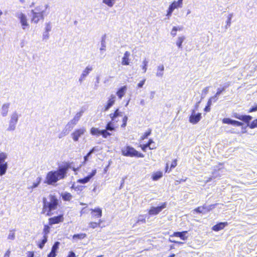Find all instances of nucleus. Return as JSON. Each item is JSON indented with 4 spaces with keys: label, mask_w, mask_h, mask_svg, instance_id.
<instances>
[{
    "label": "nucleus",
    "mask_w": 257,
    "mask_h": 257,
    "mask_svg": "<svg viewBox=\"0 0 257 257\" xmlns=\"http://www.w3.org/2000/svg\"><path fill=\"white\" fill-rule=\"evenodd\" d=\"M71 163L65 162L62 166L59 167L56 171L49 172L46 177V183L49 185L57 182L58 180L64 179L66 176L69 169L71 168ZM74 171H76L75 168H72Z\"/></svg>",
    "instance_id": "1"
},
{
    "label": "nucleus",
    "mask_w": 257,
    "mask_h": 257,
    "mask_svg": "<svg viewBox=\"0 0 257 257\" xmlns=\"http://www.w3.org/2000/svg\"><path fill=\"white\" fill-rule=\"evenodd\" d=\"M181 29H182L181 28H178L176 27H174L172 30L171 33V35L173 37H175L177 35V31L178 30H181Z\"/></svg>",
    "instance_id": "49"
},
{
    "label": "nucleus",
    "mask_w": 257,
    "mask_h": 257,
    "mask_svg": "<svg viewBox=\"0 0 257 257\" xmlns=\"http://www.w3.org/2000/svg\"><path fill=\"white\" fill-rule=\"evenodd\" d=\"M10 253L11 251L9 249H8L5 253L4 257H10Z\"/></svg>",
    "instance_id": "60"
},
{
    "label": "nucleus",
    "mask_w": 257,
    "mask_h": 257,
    "mask_svg": "<svg viewBox=\"0 0 257 257\" xmlns=\"http://www.w3.org/2000/svg\"><path fill=\"white\" fill-rule=\"evenodd\" d=\"M91 216L93 218H100L102 216V210L100 208L90 209Z\"/></svg>",
    "instance_id": "19"
},
{
    "label": "nucleus",
    "mask_w": 257,
    "mask_h": 257,
    "mask_svg": "<svg viewBox=\"0 0 257 257\" xmlns=\"http://www.w3.org/2000/svg\"><path fill=\"white\" fill-rule=\"evenodd\" d=\"M232 18V14L229 15V16L228 17L227 21V24L228 25H230L231 23V20Z\"/></svg>",
    "instance_id": "58"
},
{
    "label": "nucleus",
    "mask_w": 257,
    "mask_h": 257,
    "mask_svg": "<svg viewBox=\"0 0 257 257\" xmlns=\"http://www.w3.org/2000/svg\"><path fill=\"white\" fill-rule=\"evenodd\" d=\"M152 129L149 128L143 135L141 137V140H144L148 138V137L152 134Z\"/></svg>",
    "instance_id": "34"
},
{
    "label": "nucleus",
    "mask_w": 257,
    "mask_h": 257,
    "mask_svg": "<svg viewBox=\"0 0 257 257\" xmlns=\"http://www.w3.org/2000/svg\"><path fill=\"white\" fill-rule=\"evenodd\" d=\"M127 89V86L126 85H124L117 89L116 92V94L119 99H121L122 97L124 96L126 92Z\"/></svg>",
    "instance_id": "20"
},
{
    "label": "nucleus",
    "mask_w": 257,
    "mask_h": 257,
    "mask_svg": "<svg viewBox=\"0 0 257 257\" xmlns=\"http://www.w3.org/2000/svg\"><path fill=\"white\" fill-rule=\"evenodd\" d=\"M167 206L166 202H164L159 206L151 207L148 211L150 215H156L158 214Z\"/></svg>",
    "instance_id": "7"
},
{
    "label": "nucleus",
    "mask_w": 257,
    "mask_h": 257,
    "mask_svg": "<svg viewBox=\"0 0 257 257\" xmlns=\"http://www.w3.org/2000/svg\"><path fill=\"white\" fill-rule=\"evenodd\" d=\"M128 118L126 115H124L123 116L122 119V124H121V126L123 128L125 127L126 125L127 121Z\"/></svg>",
    "instance_id": "45"
},
{
    "label": "nucleus",
    "mask_w": 257,
    "mask_h": 257,
    "mask_svg": "<svg viewBox=\"0 0 257 257\" xmlns=\"http://www.w3.org/2000/svg\"><path fill=\"white\" fill-rule=\"evenodd\" d=\"M104 220L103 219H99L97 222L91 221L89 223V227L92 229L96 228L97 227L103 228L105 227V225L103 223Z\"/></svg>",
    "instance_id": "16"
},
{
    "label": "nucleus",
    "mask_w": 257,
    "mask_h": 257,
    "mask_svg": "<svg viewBox=\"0 0 257 257\" xmlns=\"http://www.w3.org/2000/svg\"><path fill=\"white\" fill-rule=\"evenodd\" d=\"M79 119V116L74 117L68 124L69 125L70 123H71L72 124V127H73L74 125H75L77 123Z\"/></svg>",
    "instance_id": "48"
},
{
    "label": "nucleus",
    "mask_w": 257,
    "mask_h": 257,
    "mask_svg": "<svg viewBox=\"0 0 257 257\" xmlns=\"http://www.w3.org/2000/svg\"><path fill=\"white\" fill-rule=\"evenodd\" d=\"M152 143H153V140L150 139L146 144L140 145V147L143 151L146 152L147 149H149L150 145Z\"/></svg>",
    "instance_id": "24"
},
{
    "label": "nucleus",
    "mask_w": 257,
    "mask_h": 257,
    "mask_svg": "<svg viewBox=\"0 0 257 257\" xmlns=\"http://www.w3.org/2000/svg\"><path fill=\"white\" fill-rule=\"evenodd\" d=\"M15 233L14 232H12L9 234V235L8 236V238L9 239L13 240L15 238Z\"/></svg>",
    "instance_id": "54"
},
{
    "label": "nucleus",
    "mask_w": 257,
    "mask_h": 257,
    "mask_svg": "<svg viewBox=\"0 0 257 257\" xmlns=\"http://www.w3.org/2000/svg\"><path fill=\"white\" fill-rule=\"evenodd\" d=\"M146 222V218L143 215H140L137 220L136 224L145 223Z\"/></svg>",
    "instance_id": "41"
},
{
    "label": "nucleus",
    "mask_w": 257,
    "mask_h": 257,
    "mask_svg": "<svg viewBox=\"0 0 257 257\" xmlns=\"http://www.w3.org/2000/svg\"><path fill=\"white\" fill-rule=\"evenodd\" d=\"M256 110H257V104L255 106L251 107L248 110V112H252L255 111Z\"/></svg>",
    "instance_id": "55"
},
{
    "label": "nucleus",
    "mask_w": 257,
    "mask_h": 257,
    "mask_svg": "<svg viewBox=\"0 0 257 257\" xmlns=\"http://www.w3.org/2000/svg\"><path fill=\"white\" fill-rule=\"evenodd\" d=\"M224 87L218 88L215 94L213 96L211 97L210 98H212V99L214 101H216L217 99L218 96H219L223 91H224Z\"/></svg>",
    "instance_id": "30"
},
{
    "label": "nucleus",
    "mask_w": 257,
    "mask_h": 257,
    "mask_svg": "<svg viewBox=\"0 0 257 257\" xmlns=\"http://www.w3.org/2000/svg\"><path fill=\"white\" fill-rule=\"evenodd\" d=\"M177 165V160L174 159L173 160L170 168L169 169V171H171L173 169L175 168Z\"/></svg>",
    "instance_id": "50"
},
{
    "label": "nucleus",
    "mask_w": 257,
    "mask_h": 257,
    "mask_svg": "<svg viewBox=\"0 0 257 257\" xmlns=\"http://www.w3.org/2000/svg\"><path fill=\"white\" fill-rule=\"evenodd\" d=\"M107 131H112L113 130L107 129V124L105 126V129L100 130V135H101L103 138H106L110 136L111 135V134L110 133H109Z\"/></svg>",
    "instance_id": "26"
},
{
    "label": "nucleus",
    "mask_w": 257,
    "mask_h": 257,
    "mask_svg": "<svg viewBox=\"0 0 257 257\" xmlns=\"http://www.w3.org/2000/svg\"><path fill=\"white\" fill-rule=\"evenodd\" d=\"M9 105L8 104H5L2 106V113L4 116L7 115L9 111Z\"/></svg>",
    "instance_id": "32"
},
{
    "label": "nucleus",
    "mask_w": 257,
    "mask_h": 257,
    "mask_svg": "<svg viewBox=\"0 0 257 257\" xmlns=\"http://www.w3.org/2000/svg\"><path fill=\"white\" fill-rule=\"evenodd\" d=\"M83 189V187L81 186H78L75 187L74 188L75 190L80 191H82Z\"/></svg>",
    "instance_id": "56"
},
{
    "label": "nucleus",
    "mask_w": 257,
    "mask_h": 257,
    "mask_svg": "<svg viewBox=\"0 0 257 257\" xmlns=\"http://www.w3.org/2000/svg\"><path fill=\"white\" fill-rule=\"evenodd\" d=\"M169 165H168V164H166V166H165V172H170L171 171H169Z\"/></svg>",
    "instance_id": "61"
},
{
    "label": "nucleus",
    "mask_w": 257,
    "mask_h": 257,
    "mask_svg": "<svg viewBox=\"0 0 257 257\" xmlns=\"http://www.w3.org/2000/svg\"><path fill=\"white\" fill-rule=\"evenodd\" d=\"M148 63V62L146 59L144 60L143 61L142 69L143 70L144 73L147 71Z\"/></svg>",
    "instance_id": "44"
},
{
    "label": "nucleus",
    "mask_w": 257,
    "mask_h": 257,
    "mask_svg": "<svg viewBox=\"0 0 257 257\" xmlns=\"http://www.w3.org/2000/svg\"><path fill=\"white\" fill-rule=\"evenodd\" d=\"M86 237V234L85 233H80L74 234L73 236V238L74 239H83Z\"/></svg>",
    "instance_id": "40"
},
{
    "label": "nucleus",
    "mask_w": 257,
    "mask_h": 257,
    "mask_svg": "<svg viewBox=\"0 0 257 257\" xmlns=\"http://www.w3.org/2000/svg\"><path fill=\"white\" fill-rule=\"evenodd\" d=\"M67 257H76V255L74 252L70 251Z\"/></svg>",
    "instance_id": "57"
},
{
    "label": "nucleus",
    "mask_w": 257,
    "mask_h": 257,
    "mask_svg": "<svg viewBox=\"0 0 257 257\" xmlns=\"http://www.w3.org/2000/svg\"><path fill=\"white\" fill-rule=\"evenodd\" d=\"M250 128H254L257 127V119H254L250 124H248Z\"/></svg>",
    "instance_id": "47"
},
{
    "label": "nucleus",
    "mask_w": 257,
    "mask_h": 257,
    "mask_svg": "<svg viewBox=\"0 0 257 257\" xmlns=\"http://www.w3.org/2000/svg\"><path fill=\"white\" fill-rule=\"evenodd\" d=\"M146 82V79L144 78L142 80H141L139 83L137 84V88H140L143 87V85H144L145 83Z\"/></svg>",
    "instance_id": "51"
},
{
    "label": "nucleus",
    "mask_w": 257,
    "mask_h": 257,
    "mask_svg": "<svg viewBox=\"0 0 257 257\" xmlns=\"http://www.w3.org/2000/svg\"><path fill=\"white\" fill-rule=\"evenodd\" d=\"M185 37L184 36L179 37L176 42V45L179 48H182V44L184 41Z\"/></svg>",
    "instance_id": "36"
},
{
    "label": "nucleus",
    "mask_w": 257,
    "mask_h": 257,
    "mask_svg": "<svg viewBox=\"0 0 257 257\" xmlns=\"http://www.w3.org/2000/svg\"><path fill=\"white\" fill-rule=\"evenodd\" d=\"M204 210H206L209 211L210 210V209L208 208V207L206 205H203L201 206H198L194 209V211L198 213H201L203 212Z\"/></svg>",
    "instance_id": "27"
},
{
    "label": "nucleus",
    "mask_w": 257,
    "mask_h": 257,
    "mask_svg": "<svg viewBox=\"0 0 257 257\" xmlns=\"http://www.w3.org/2000/svg\"><path fill=\"white\" fill-rule=\"evenodd\" d=\"M187 233V231H183L182 232H174L172 236L179 237L182 240H185L187 239V236H186V234Z\"/></svg>",
    "instance_id": "23"
},
{
    "label": "nucleus",
    "mask_w": 257,
    "mask_h": 257,
    "mask_svg": "<svg viewBox=\"0 0 257 257\" xmlns=\"http://www.w3.org/2000/svg\"><path fill=\"white\" fill-rule=\"evenodd\" d=\"M49 202L47 201L46 198L44 197L42 199L43 208L41 214H46L47 216H51L52 214V211L57 208L58 205V200L54 195L49 196Z\"/></svg>",
    "instance_id": "2"
},
{
    "label": "nucleus",
    "mask_w": 257,
    "mask_h": 257,
    "mask_svg": "<svg viewBox=\"0 0 257 257\" xmlns=\"http://www.w3.org/2000/svg\"><path fill=\"white\" fill-rule=\"evenodd\" d=\"M50 26H49V25H47V27H46V31L47 32L49 31L50 30Z\"/></svg>",
    "instance_id": "64"
},
{
    "label": "nucleus",
    "mask_w": 257,
    "mask_h": 257,
    "mask_svg": "<svg viewBox=\"0 0 257 257\" xmlns=\"http://www.w3.org/2000/svg\"><path fill=\"white\" fill-rule=\"evenodd\" d=\"M8 169V163L0 164V175L2 176L6 173Z\"/></svg>",
    "instance_id": "29"
},
{
    "label": "nucleus",
    "mask_w": 257,
    "mask_h": 257,
    "mask_svg": "<svg viewBox=\"0 0 257 257\" xmlns=\"http://www.w3.org/2000/svg\"><path fill=\"white\" fill-rule=\"evenodd\" d=\"M87 160H88V157H87V156H84V162H83V163H85L87 161Z\"/></svg>",
    "instance_id": "62"
},
{
    "label": "nucleus",
    "mask_w": 257,
    "mask_h": 257,
    "mask_svg": "<svg viewBox=\"0 0 257 257\" xmlns=\"http://www.w3.org/2000/svg\"><path fill=\"white\" fill-rule=\"evenodd\" d=\"M50 225L48 224H46V225H44V228H43V236H48V234L50 233Z\"/></svg>",
    "instance_id": "33"
},
{
    "label": "nucleus",
    "mask_w": 257,
    "mask_h": 257,
    "mask_svg": "<svg viewBox=\"0 0 257 257\" xmlns=\"http://www.w3.org/2000/svg\"><path fill=\"white\" fill-rule=\"evenodd\" d=\"M47 238L48 236H43L42 240L38 244V246L40 248L42 249L44 247L45 244L47 241Z\"/></svg>",
    "instance_id": "35"
},
{
    "label": "nucleus",
    "mask_w": 257,
    "mask_h": 257,
    "mask_svg": "<svg viewBox=\"0 0 257 257\" xmlns=\"http://www.w3.org/2000/svg\"><path fill=\"white\" fill-rule=\"evenodd\" d=\"M183 0H178L177 2L174 1L169 6L167 11V16H170L171 15L173 11L178 8H181L182 6Z\"/></svg>",
    "instance_id": "8"
},
{
    "label": "nucleus",
    "mask_w": 257,
    "mask_h": 257,
    "mask_svg": "<svg viewBox=\"0 0 257 257\" xmlns=\"http://www.w3.org/2000/svg\"><path fill=\"white\" fill-rule=\"evenodd\" d=\"M115 102V96L113 94L110 95L108 98L106 104L104 105L103 111H107L112 106L114 105Z\"/></svg>",
    "instance_id": "13"
},
{
    "label": "nucleus",
    "mask_w": 257,
    "mask_h": 257,
    "mask_svg": "<svg viewBox=\"0 0 257 257\" xmlns=\"http://www.w3.org/2000/svg\"><path fill=\"white\" fill-rule=\"evenodd\" d=\"M90 132L92 136H99L100 135V131L97 128L92 127L91 128Z\"/></svg>",
    "instance_id": "31"
},
{
    "label": "nucleus",
    "mask_w": 257,
    "mask_h": 257,
    "mask_svg": "<svg viewBox=\"0 0 257 257\" xmlns=\"http://www.w3.org/2000/svg\"><path fill=\"white\" fill-rule=\"evenodd\" d=\"M130 53L128 51L125 52L121 60L122 65H128L130 64Z\"/></svg>",
    "instance_id": "22"
},
{
    "label": "nucleus",
    "mask_w": 257,
    "mask_h": 257,
    "mask_svg": "<svg viewBox=\"0 0 257 257\" xmlns=\"http://www.w3.org/2000/svg\"><path fill=\"white\" fill-rule=\"evenodd\" d=\"M114 2L115 0H103V2L110 7L113 5Z\"/></svg>",
    "instance_id": "46"
},
{
    "label": "nucleus",
    "mask_w": 257,
    "mask_h": 257,
    "mask_svg": "<svg viewBox=\"0 0 257 257\" xmlns=\"http://www.w3.org/2000/svg\"><path fill=\"white\" fill-rule=\"evenodd\" d=\"M164 70V67L163 65H160L158 67V71L159 72L157 73V76H162L163 72Z\"/></svg>",
    "instance_id": "43"
},
{
    "label": "nucleus",
    "mask_w": 257,
    "mask_h": 257,
    "mask_svg": "<svg viewBox=\"0 0 257 257\" xmlns=\"http://www.w3.org/2000/svg\"><path fill=\"white\" fill-rule=\"evenodd\" d=\"M92 70V68L90 67H87L85 70L83 71V73L82 74V75H81V77H85V76H86L90 72V71H91Z\"/></svg>",
    "instance_id": "39"
},
{
    "label": "nucleus",
    "mask_w": 257,
    "mask_h": 257,
    "mask_svg": "<svg viewBox=\"0 0 257 257\" xmlns=\"http://www.w3.org/2000/svg\"><path fill=\"white\" fill-rule=\"evenodd\" d=\"M59 245V242H55L51 248V251L48 253L47 257H56Z\"/></svg>",
    "instance_id": "15"
},
{
    "label": "nucleus",
    "mask_w": 257,
    "mask_h": 257,
    "mask_svg": "<svg viewBox=\"0 0 257 257\" xmlns=\"http://www.w3.org/2000/svg\"><path fill=\"white\" fill-rule=\"evenodd\" d=\"M222 122L224 124H231L235 126H241L243 124V123L240 121L232 120L229 118H223Z\"/></svg>",
    "instance_id": "14"
},
{
    "label": "nucleus",
    "mask_w": 257,
    "mask_h": 257,
    "mask_svg": "<svg viewBox=\"0 0 257 257\" xmlns=\"http://www.w3.org/2000/svg\"><path fill=\"white\" fill-rule=\"evenodd\" d=\"M121 154L126 157L144 158V155L139 153L133 147L126 146L121 150Z\"/></svg>",
    "instance_id": "4"
},
{
    "label": "nucleus",
    "mask_w": 257,
    "mask_h": 257,
    "mask_svg": "<svg viewBox=\"0 0 257 257\" xmlns=\"http://www.w3.org/2000/svg\"><path fill=\"white\" fill-rule=\"evenodd\" d=\"M41 180H42V179L41 177L37 178L36 181L35 182L33 183V185L30 187V188L34 189L35 188L37 187L38 186V185L40 184V183H41Z\"/></svg>",
    "instance_id": "42"
},
{
    "label": "nucleus",
    "mask_w": 257,
    "mask_h": 257,
    "mask_svg": "<svg viewBox=\"0 0 257 257\" xmlns=\"http://www.w3.org/2000/svg\"><path fill=\"white\" fill-rule=\"evenodd\" d=\"M233 116L235 118L242 120L247 124H248L250 120L252 119V117L249 115H240L238 114L235 113L234 114Z\"/></svg>",
    "instance_id": "17"
},
{
    "label": "nucleus",
    "mask_w": 257,
    "mask_h": 257,
    "mask_svg": "<svg viewBox=\"0 0 257 257\" xmlns=\"http://www.w3.org/2000/svg\"><path fill=\"white\" fill-rule=\"evenodd\" d=\"M32 17L31 21L32 23L37 24L40 21L44 20V12L41 11L39 12H34V10L32 11Z\"/></svg>",
    "instance_id": "5"
},
{
    "label": "nucleus",
    "mask_w": 257,
    "mask_h": 257,
    "mask_svg": "<svg viewBox=\"0 0 257 257\" xmlns=\"http://www.w3.org/2000/svg\"><path fill=\"white\" fill-rule=\"evenodd\" d=\"M227 225H228L227 222H220L213 226L212 230L214 231H218L224 229V228Z\"/></svg>",
    "instance_id": "21"
},
{
    "label": "nucleus",
    "mask_w": 257,
    "mask_h": 257,
    "mask_svg": "<svg viewBox=\"0 0 257 257\" xmlns=\"http://www.w3.org/2000/svg\"><path fill=\"white\" fill-rule=\"evenodd\" d=\"M64 220V215L63 214H61L58 216L49 218L48 219L49 225H52L53 224H58L63 222Z\"/></svg>",
    "instance_id": "10"
},
{
    "label": "nucleus",
    "mask_w": 257,
    "mask_h": 257,
    "mask_svg": "<svg viewBox=\"0 0 257 257\" xmlns=\"http://www.w3.org/2000/svg\"><path fill=\"white\" fill-rule=\"evenodd\" d=\"M212 98H210L207 102V105H206V106L205 107L204 109V111L205 112H209L210 111V106L212 104Z\"/></svg>",
    "instance_id": "38"
},
{
    "label": "nucleus",
    "mask_w": 257,
    "mask_h": 257,
    "mask_svg": "<svg viewBox=\"0 0 257 257\" xmlns=\"http://www.w3.org/2000/svg\"><path fill=\"white\" fill-rule=\"evenodd\" d=\"M163 177V173L161 171L154 172L152 175V179L154 181H157Z\"/></svg>",
    "instance_id": "25"
},
{
    "label": "nucleus",
    "mask_w": 257,
    "mask_h": 257,
    "mask_svg": "<svg viewBox=\"0 0 257 257\" xmlns=\"http://www.w3.org/2000/svg\"><path fill=\"white\" fill-rule=\"evenodd\" d=\"M187 179V178H186L185 179H181L179 180H177L175 181V184L178 185L179 184H180L182 182H185Z\"/></svg>",
    "instance_id": "52"
},
{
    "label": "nucleus",
    "mask_w": 257,
    "mask_h": 257,
    "mask_svg": "<svg viewBox=\"0 0 257 257\" xmlns=\"http://www.w3.org/2000/svg\"><path fill=\"white\" fill-rule=\"evenodd\" d=\"M28 257H34V253L33 251H29L27 252Z\"/></svg>",
    "instance_id": "59"
},
{
    "label": "nucleus",
    "mask_w": 257,
    "mask_h": 257,
    "mask_svg": "<svg viewBox=\"0 0 257 257\" xmlns=\"http://www.w3.org/2000/svg\"><path fill=\"white\" fill-rule=\"evenodd\" d=\"M111 120L107 123V129L114 130V125L116 124L119 121L118 117L122 116V112L118 108L115 109L113 113L109 114Z\"/></svg>",
    "instance_id": "3"
},
{
    "label": "nucleus",
    "mask_w": 257,
    "mask_h": 257,
    "mask_svg": "<svg viewBox=\"0 0 257 257\" xmlns=\"http://www.w3.org/2000/svg\"><path fill=\"white\" fill-rule=\"evenodd\" d=\"M85 132L86 129L85 127H82L80 128L75 130L71 134V136L73 140L75 142L78 141L79 137L83 135Z\"/></svg>",
    "instance_id": "9"
},
{
    "label": "nucleus",
    "mask_w": 257,
    "mask_h": 257,
    "mask_svg": "<svg viewBox=\"0 0 257 257\" xmlns=\"http://www.w3.org/2000/svg\"><path fill=\"white\" fill-rule=\"evenodd\" d=\"M202 114L201 113H196L194 109L191 110V113L189 117V122L193 124H197L201 119Z\"/></svg>",
    "instance_id": "6"
},
{
    "label": "nucleus",
    "mask_w": 257,
    "mask_h": 257,
    "mask_svg": "<svg viewBox=\"0 0 257 257\" xmlns=\"http://www.w3.org/2000/svg\"><path fill=\"white\" fill-rule=\"evenodd\" d=\"M96 170L95 169L91 171V172L88 175H87L86 177H85L83 178L79 179L78 180V182L82 183V184H85L86 183H87L89 181L90 179L91 178H92L96 174Z\"/></svg>",
    "instance_id": "18"
},
{
    "label": "nucleus",
    "mask_w": 257,
    "mask_h": 257,
    "mask_svg": "<svg viewBox=\"0 0 257 257\" xmlns=\"http://www.w3.org/2000/svg\"><path fill=\"white\" fill-rule=\"evenodd\" d=\"M62 198L64 201H69L72 199V196L71 193L65 192L61 194Z\"/></svg>",
    "instance_id": "28"
},
{
    "label": "nucleus",
    "mask_w": 257,
    "mask_h": 257,
    "mask_svg": "<svg viewBox=\"0 0 257 257\" xmlns=\"http://www.w3.org/2000/svg\"><path fill=\"white\" fill-rule=\"evenodd\" d=\"M157 148V146H156V143L155 142L153 141V143L151 144L150 145V148H149V149L150 150H155Z\"/></svg>",
    "instance_id": "53"
},
{
    "label": "nucleus",
    "mask_w": 257,
    "mask_h": 257,
    "mask_svg": "<svg viewBox=\"0 0 257 257\" xmlns=\"http://www.w3.org/2000/svg\"><path fill=\"white\" fill-rule=\"evenodd\" d=\"M140 104L142 105H144L145 104V100L143 99L141 100L140 101Z\"/></svg>",
    "instance_id": "63"
},
{
    "label": "nucleus",
    "mask_w": 257,
    "mask_h": 257,
    "mask_svg": "<svg viewBox=\"0 0 257 257\" xmlns=\"http://www.w3.org/2000/svg\"><path fill=\"white\" fill-rule=\"evenodd\" d=\"M18 114L16 112H14L11 116L10 121V125L8 127L9 131H13L15 128V125L18 120Z\"/></svg>",
    "instance_id": "12"
},
{
    "label": "nucleus",
    "mask_w": 257,
    "mask_h": 257,
    "mask_svg": "<svg viewBox=\"0 0 257 257\" xmlns=\"http://www.w3.org/2000/svg\"><path fill=\"white\" fill-rule=\"evenodd\" d=\"M17 17L20 21V23L23 29H25L26 28L29 27V25L28 22L27 17L25 14L21 13L18 14Z\"/></svg>",
    "instance_id": "11"
},
{
    "label": "nucleus",
    "mask_w": 257,
    "mask_h": 257,
    "mask_svg": "<svg viewBox=\"0 0 257 257\" xmlns=\"http://www.w3.org/2000/svg\"><path fill=\"white\" fill-rule=\"evenodd\" d=\"M7 158V155L6 153H0V164L7 163V162L5 161Z\"/></svg>",
    "instance_id": "37"
}]
</instances>
